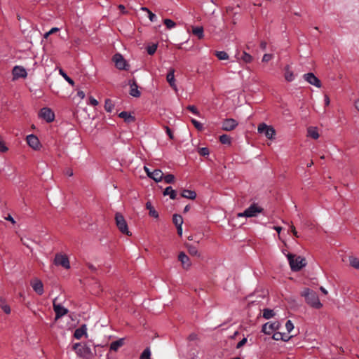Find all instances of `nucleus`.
Wrapping results in <instances>:
<instances>
[{
	"label": "nucleus",
	"mask_w": 359,
	"mask_h": 359,
	"mask_svg": "<svg viewBox=\"0 0 359 359\" xmlns=\"http://www.w3.org/2000/svg\"><path fill=\"white\" fill-rule=\"evenodd\" d=\"M302 296L305 297L306 303L315 309H320L323 304L320 303L317 293L309 288L304 289Z\"/></svg>",
	"instance_id": "nucleus-1"
},
{
	"label": "nucleus",
	"mask_w": 359,
	"mask_h": 359,
	"mask_svg": "<svg viewBox=\"0 0 359 359\" xmlns=\"http://www.w3.org/2000/svg\"><path fill=\"white\" fill-rule=\"evenodd\" d=\"M287 259L289 260L291 269L293 271H298L301 270L306 264L305 259L300 256L296 257L292 254H288Z\"/></svg>",
	"instance_id": "nucleus-2"
},
{
	"label": "nucleus",
	"mask_w": 359,
	"mask_h": 359,
	"mask_svg": "<svg viewBox=\"0 0 359 359\" xmlns=\"http://www.w3.org/2000/svg\"><path fill=\"white\" fill-rule=\"evenodd\" d=\"M72 349L78 356L83 358H89L93 355L90 348L86 344L76 343L73 345Z\"/></svg>",
	"instance_id": "nucleus-3"
},
{
	"label": "nucleus",
	"mask_w": 359,
	"mask_h": 359,
	"mask_svg": "<svg viewBox=\"0 0 359 359\" xmlns=\"http://www.w3.org/2000/svg\"><path fill=\"white\" fill-rule=\"evenodd\" d=\"M263 210L262 208L253 203L243 212L238 213V217H257L259 213L262 212Z\"/></svg>",
	"instance_id": "nucleus-4"
},
{
	"label": "nucleus",
	"mask_w": 359,
	"mask_h": 359,
	"mask_svg": "<svg viewBox=\"0 0 359 359\" xmlns=\"http://www.w3.org/2000/svg\"><path fill=\"white\" fill-rule=\"evenodd\" d=\"M115 221L117 228L122 233H125L128 236L132 235V233L128 231V224L124 217L121 213H116Z\"/></svg>",
	"instance_id": "nucleus-5"
},
{
	"label": "nucleus",
	"mask_w": 359,
	"mask_h": 359,
	"mask_svg": "<svg viewBox=\"0 0 359 359\" xmlns=\"http://www.w3.org/2000/svg\"><path fill=\"white\" fill-rule=\"evenodd\" d=\"M257 131L260 134H264L268 139L272 140L275 135V129L270 126H267L264 123H260L257 127Z\"/></svg>",
	"instance_id": "nucleus-6"
},
{
	"label": "nucleus",
	"mask_w": 359,
	"mask_h": 359,
	"mask_svg": "<svg viewBox=\"0 0 359 359\" xmlns=\"http://www.w3.org/2000/svg\"><path fill=\"white\" fill-rule=\"evenodd\" d=\"M280 323L278 321L268 322L263 325L262 332L266 334H271L273 332L279 330Z\"/></svg>",
	"instance_id": "nucleus-7"
},
{
	"label": "nucleus",
	"mask_w": 359,
	"mask_h": 359,
	"mask_svg": "<svg viewBox=\"0 0 359 359\" xmlns=\"http://www.w3.org/2000/svg\"><path fill=\"white\" fill-rule=\"evenodd\" d=\"M54 263L55 265H60L66 269L70 268V264L67 255L62 254H57L55 255Z\"/></svg>",
	"instance_id": "nucleus-8"
},
{
	"label": "nucleus",
	"mask_w": 359,
	"mask_h": 359,
	"mask_svg": "<svg viewBox=\"0 0 359 359\" xmlns=\"http://www.w3.org/2000/svg\"><path fill=\"white\" fill-rule=\"evenodd\" d=\"M303 78L311 85L317 88L321 87V81L313 73H307L303 75Z\"/></svg>",
	"instance_id": "nucleus-9"
},
{
	"label": "nucleus",
	"mask_w": 359,
	"mask_h": 359,
	"mask_svg": "<svg viewBox=\"0 0 359 359\" xmlns=\"http://www.w3.org/2000/svg\"><path fill=\"white\" fill-rule=\"evenodd\" d=\"M53 310L55 313V319H58L68 313V309H65L60 304L55 303V299L53 301Z\"/></svg>",
	"instance_id": "nucleus-10"
},
{
	"label": "nucleus",
	"mask_w": 359,
	"mask_h": 359,
	"mask_svg": "<svg viewBox=\"0 0 359 359\" xmlns=\"http://www.w3.org/2000/svg\"><path fill=\"white\" fill-rule=\"evenodd\" d=\"M113 61L114 62L116 67L118 69H126V62L121 54H115L113 57Z\"/></svg>",
	"instance_id": "nucleus-11"
},
{
	"label": "nucleus",
	"mask_w": 359,
	"mask_h": 359,
	"mask_svg": "<svg viewBox=\"0 0 359 359\" xmlns=\"http://www.w3.org/2000/svg\"><path fill=\"white\" fill-rule=\"evenodd\" d=\"M238 126V122L233 118H226L222 123V129L226 131H231Z\"/></svg>",
	"instance_id": "nucleus-12"
},
{
	"label": "nucleus",
	"mask_w": 359,
	"mask_h": 359,
	"mask_svg": "<svg viewBox=\"0 0 359 359\" xmlns=\"http://www.w3.org/2000/svg\"><path fill=\"white\" fill-rule=\"evenodd\" d=\"M39 115L48 123L52 122L55 117L54 113L48 108H43L41 110Z\"/></svg>",
	"instance_id": "nucleus-13"
},
{
	"label": "nucleus",
	"mask_w": 359,
	"mask_h": 359,
	"mask_svg": "<svg viewBox=\"0 0 359 359\" xmlns=\"http://www.w3.org/2000/svg\"><path fill=\"white\" fill-rule=\"evenodd\" d=\"M31 285L38 294L41 295L43 293V283L38 278H34L31 281Z\"/></svg>",
	"instance_id": "nucleus-14"
},
{
	"label": "nucleus",
	"mask_w": 359,
	"mask_h": 359,
	"mask_svg": "<svg viewBox=\"0 0 359 359\" xmlns=\"http://www.w3.org/2000/svg\"><path fill=\"white\" fill-rule=\"evenodd\" d=\"M178 259L181 262L183 269L188 270L190 268L191 263L189 257L184 252H181L179 254Z\"/></svg>",
	"instance_id": "nucleus-15"
},
{
	"label": "nucleus",
	"mask_w": 359,
	"mask_h": 359,
	"mask_svg": "<svg viewBox=\"0 0 359 359\" xmlns=\"http://www.w3.org/2000/svg\"><path fill=\"white\" fill-rule=\"evenodd\" d=\"M27 142L29 147L33 148L34 149H39V140L36 136L34 135H29L27 137Z\"/></svg>",
	"instance_id": "nucleus-16"
},
{
	"label": "nucleus",
	"mask_w": 359,
	"mask_h": 359,
	"mask_svg": "<svg viewBox=\"0 0 359 359\" xmlns=\"http://www.w3.org/2000/svg\"><path fill=\"white\" fill-rule=\"evenodd\" d=\"M130 85V95L135 97H139L140 96V92L138 90V86L135 80L129 81Z\"/></svg>",
	"instance_id": "nucleus-17"
},
{
	"label": "nucleus",
	"mask_w": 359,
	"mask_h": 359,
	"mask_svg": "<svg viewBox=\"0 0 359 359\" xmlns=\"http://www.w3.org/2000/svg\"><path fill=\"white\" fill-rule=\"evenodd\" d=\"M13 75L15 79L25 78L27 76V72L23 67L15 66L13 69Z\"/></svg>",
	"instance_id": "nucleus-18"
},
{
	"label": "nucleus",
	"mask_w": 359,
	"mask_h": 359,
	"mask_svg": "<svg viewBox=\"0 0 359 359\" xmlns=\"http://www.w3.org/2000/svg\"><path fill=\"white\" fill-rule=\"evenodd\" d=\"M175 69H170L169 72L167 74L166 79L170 87L172 88L175 90L177 91V86L175 85Z\"/></svg>",
	"instance_id": "nucleus-19"
},
{
	"label": "nucleus",
	"mask_w": 359,
	"mask_h": 359,
	"mask_svg": "<svg viewBox=\"0 0 359 359\" xmlns=\"http://www.w3.org/2000/svg\"><path fill=\"white\" fill-rule=\"evenodd\" d=\"M87 328L86 325H81L80 327L76 329L74 331V337L76 339H80L83 335L87 336Z\"/></svg>",
	"instance_id": "nucleus-20"
},
{
	"label": "nucleus",
	"mask_w": 359,
	"mask_h": 359,
	"mask_svg": "<svg viewBox=\"0 0 359 359\" xmlns=\"http://www.w3.org/2000/svg\"><path fill=\"white\" fill-rule=\"evenodd\" d=\"M150 178L153 179L155 182H158L163 180V173L161 170L156 169L151 172Z\"/></svg>",
	"instance_id": "nucleus-21"
},
{
	"label": "nucleus",
	"mask_w": 359,
	"mask_h": 359,
	"mask_svg": "<svg viewBox=\"0 0 359 359\" xmlns=\"http://www.w3.org/2000/svg\"><path fill=\"white\" fill-rule=\"evenodd\" d=\"M284 77L288 82H291L294 79V74L293 72L290 69V65H286L285 67Z\"/></svg>",
	"instance_id": "nucleus-22"
},
{
	"label": "nucleus",
	"mask_w": 359,
	"mask_h": 359,
	"mask_svg": "<svg viewBox=\"0 0 359 359\" xmlns=\"http://www.w3.org/2000/svg\"><path fill=\"white\" fill-rule=\"evenodd\" d=\"M118 116L123 118L124 121L128 123H133L135 121V117L127 111L121 112Z\"/></svg>",
	"instance_id": "nucleus-23"
},
{
	"label": "nucleus",
	"mask_w": 359,
	"mask_h": 359,
	"mask_svg": "<svg viewBox=\"0 0 359 359\" xmlns=\"http://www.w3.org/2000/svg\"><path fill=\"white\" fill-rule=\"evenodd\" d=\"M272 338H273V339H274L276 341L283 340V341H287L290 339V337L287 336L285 333H282L280 332H276L273 334Z\"/></svg>",
	"instance_id": "nucleus-24"
},
{
	"label": "nucleus",
	"mask_w": 359,
	"mask_h": 359,
	"mask_svg": "<svg viewBox=\"0 0 359 359\" xmlns=\"http://www.w3.org/2000/svg\"><path fill=\"white\" fill-rule=\"evenodd\" d=\"M124 344V339H119L118 340L114 341L110 344V350L116 351Z\"/></svg>",
	"instance_id": "nucleus-25"
},
{
	"label": "nucleus",
	"mask_w": 359,
	"mask_h": 359,
	"mask_svg": "<svg viewBox=\"0 0 359 359\" xmlns=\"http://www.w3.org/2000/svg\"><path fill=\"white\" fill-rule=\"evenodd\" d=\"M181 196L193 200L196 198V193L194 191L184 189L181 194Z\"/></svg>",
	"instance_id": "nucleus-26"
},
{
	"label": "nucleus",
	"mask_w": 359,
	"mask_h": 359,
	"mask_svg": "<svg viewBox=\"0 0 359 359\" xmlns=\"http://www.w3.org/2000/svg\"><path fill=\"white\" fill-rule=\"evenodd\" d=\"M192 34L201 39L203 38V27H192Z\"/></svg>",
	"instance_id": "nucleus-27"
},
{
	"label": "nucleus",
	"mask_w": 359,
	"mask_h": 359,
	"mask_svg": "<svg viewBox=\"0 0 359 359\" xmlns=\"http://www.w3.org/2000/svg\"><path fill=\"white\" fill-rule=\"evenodd\" d=\"M164 196H170V198L171 199H175L177 197V192L171 187H168L165 189L163 191Z\"/></svg>",
	"instance_id": "nucleus-28"
},
{
	"label": "nucleus",
	"mask_w": 359,
	"mask_h": 359,
	"mask_svg": "<svg viewBox=\"0 0 359 359\" xmlns=\"http://www.w3.org/2000/svg\"><path fill=\"white\" fill-rule=\"evenodd\" d=\"M308 136L312 137L313 139H318L319 137V134L318 130L315 127H309L307 130Z\"/></svg>",
	"instance_id": "nucleus-29"
},
{
	"label": "nucleus",
	"mask_w": 359,
	"mask_h": 359,
	"mask_svg": "<svg viewBox=\"0 0 359 359\" xmlns=\"http://www.w3.org/2000/svg\"><path fill=\"white\" fill-rule=\"evenodd\" d=\"M0 307L6 314H9L11 313V308L9 305H8L6 302V300L0 297Z\"/></svg>",
	"instance_id": "nucleus-30"
},
{
	"label": "nucleus",
	"mask_w": 359,
	"mask_h": 359,
	"mask_svg": "<svg viewBox=\"0 0 359 359\" xmlns=\"http://www.w3.org/2000/svg\"><path fill=\"white\" fill-rule=\"evenodd\" d=\"M146 208L149 210V216L153 217L154 218L158 217V213L157 212V211H156L154 210V208L152 207V205L149 201H148L146 203Z\"/></svg>",
	"instance_id": "nucleus-31"
},
{
	"label": "nucleus",
	"mask_w": 359,
	"mask_h": 359,
	"mask_svg": "<svg viewBox=\"0 0 359 359\" xmlns=\"http://www.w3.org/2000/svg\"><path fill=\"white\" fill-rule=\"evenodd\" d=\"M186 246L187 248L189 253L192 256H199L198 249L196 246L190 245V244H186Z\"/></svg>",
	"instance_id": "nucleus-32"
},
{
	"label": "nucleus",
	"mask_w": 359,
	"mask_h": 359,
	"mask_svg": "<svg viewBox=\"0 0 359 359\" xmlns=\"http://www.w3.org/2000/svg\"><path fill=\"white\" fill-rule=\"evenodd\" d=\"M172 222L176 226L182 225L183 219L181 215L175 214L172 217Z\"/></svg>",
	"instance_id": "nucleus-33"
},
{
	"label": "nucleus",
	"mask_w": 359,
	"mask_h": 359,
	"mask_svg": "<svg viewBox=\"0 0 359 359\" xmlns=\"http://www.w3.org/2000/svg\"><path fill=\"white\" fill-rule=\"evenodd\" d=\"M275 316L273 310L265 309L263 310V317L266 319H270Z\"/></svg>",
	"instance_id": "nucleus-34"
},
{
	"label": "nucleus",
	"mask_w": 359,
	"mask_h": 359,
	"mask_svg": "<svg viewBox=\"0 0 359 359\" xmlns=\"http://www.w3.org/2000/svg\"><path fill=\"white\" fill-rule=\"evenodd\" d=\"M114 104L112 103V101L109 99H107L105 100V103H104V109L107 111V112H111L113 109H114Z\"/></svg>",
	"instance_id": "nucleus-35"
},
{
	"label": "nucleus",
	"mask_w": 359,
	"mask_h": 359,
	"mask_svg": "<svg viewBox=\"0 0 359 359\" xmlns=\"http://www.w3.org/2000/svg\"><path fill=\"white\" fill-rule=\"evenodd\" d=\"M349 264L352 267L357 269H359V259L358 258L354 257H350Z\"/></svg>",
	"instance_id": "nucleus-36"
},
{
	"label": "nucleus",
	"mask_w": 359,
	"mask_h": 359,
	"mask_svg": "<svg viewBox=\"0 0 359 359\" xmlns=\"http://www.w3.org/2000/svg\"><path fill=\"white\" fill-rule=\"evenodd\" d=\"M215 55L220 60L229 59V55L225 51H216Z\"/></svg>",
	"instance_id": "nucleus-37"
},
{
	"label": "nucleus",
	"mask_w": 359,
	"mask_h": 359,
	"mask_svg": "<svg viewBox=\"0 0 359 359\" xmlns=\"http://www.w3.org/2000/svg\"><path fill=\"white\" fill-rule=\"evenodd\" d=\"M141 9L144 11H146L148 13V17L151 22H155L157 19V17L155 14H154L150 10H149L146 7H142Z\"/></svg>",
	"instance_id": "nucleus-38"
},
{
	"label": "nucleus",
	"mask_w": 359,
	"mask_h": 359,
	"mask_svg": "<svg viewBox=\"0 0 359 359\" xmlns=\"http://www.w3.org/2000/svg\"><path fill=\"white\" fill-rule=\"evenodd\" d=\"M241 59L245 63H250L252 61V57L245 51L243 53Z\"/></svg>",
	"instance_id": "nucleus-39"
},
{
	"label": "nucleus",
	"mask_w": 359,
	"mask_h": 359,
	"mask_svg": "<svg viewBox=\"0 0 359 359\" xmlns=\"http://www.w3.org/2000/svg\"><path fill=\"white\" fill-rule=\"evenodd\" d=\"M219 141L222 144H229L231 143V138L228 135H222L219 137Z\"/></svg>",
	"instance_id": "nucleus-40"
},
{
	"label": "nucleus",
	"mask_w": 359,
	"mask_h": 359,
	"mask_svg": "<svg viewBox=\"0 0 359 359\" xmlns=\"http://www.w3.org/2000/svg\"><path fill=\"white\" fill-rule=\"evenodd\" d=\"M60 74L72 86L74 85V81L67 75V74L62 70L60 69Z\"/></svg>",
	"instance_id": "nucleus-41"
},
{
	"label": "nucleus",
	"mask_w": 359,
	"mask_h": 359,
	"mask_svg": "<svg viewBox=\"0 0 359 359\" xmlns=\"http://www.w3.org/2000/svg\"><path fill=\"white\" fill-rule=\"evenodd\" d=\"M150 355H151L150 349H149V348H147L142 353L140 358L141 359H151Z\"/></svg>",
	"instance_id": "nucleus-42"
},
{
	"label": "nucleus",
	"mask_w": 359,
	"mask_h": 359,
	"mask_svg": "<svg viewBox=\"0 0 359 359\" xmlns=\"http://www.w3.org/2000/svg\"><path fill=\"white\" fill-rule=\"evenodd\" d=\"M164 25L168 29H172L175 27L176 23L170 19H165Z\"/></svg>",
	"instance_id": "nucleus-43"
},
{
	"label": "nucleus",
	"mask_w": 359,
	"mask_h": 359,
	"mask_svg": "<svg viewBox=\"0 0 359 359\" xmlns=\"http://www.w3.org/2000/svg\"><path fill=\"white\" fill-rule=\"evenodd\" d=\"M163 179H164L165 182L167 184H171V183L174 182L175 177L172 174H168V175L163 176Z\"/></svg>",
	"instance_id": "nucleus-44"
},
{
	"label": "nucleus",
	"mask_w": 359,
	"mask_h": 359,
	"mask_svg": "<svg viewBox=\"0 0 359 359\" xmlns=\"http://www.w3.org/2000/svg\"><path fill=\"white\" fill-rule=\"evenodd\" d=\"M191 121L197 130H202L203 129V125L196 119L192 118Z\"/></svg>",
	"instance_id": "nucleus-45"
},
{
	"label": "nucleus",
	"mask_w": 359,
	"mask_h": 359,
	"mask_svg": "<svg viewBox=\"0 0 359 359\" xmlns=\"http://www.w3.org/2000/svg\"><path fill=\"white\" fill-rule=\"evenodd\" d=\"M157 49V46L155 44H153L152 46H148L147 48V53L149 55H153L155 53Z\"/></svg>",
	"instance_id": "nucleus-46"
},
{
	"label": "nucleus",
	"mask_w": 359,
	"mask_h": 359,
	"mask_svg": "<svg viewBox=\"0 0 359 359\" xmlns=\"http://www.w3.org/2000/svg\"><path fill=\"white\" fill-rule=\"evenodd\" d=\"M285 327L288 333H290L294 329V325L291 320H288L286 322Z\"/></svg>",
	"instance_id": "nucleus-47"
},
{
	"label": "nucleus",
	"mask_w": 359,
	"mask_h": 359,
	"mask_svg": "<svg viewBox=\"0 0 359 359\" xmlns=\"http://www.w3.org/2000/svg\"><path fill=\"white\" fill-rule=\"evenodd\" d=\"M187 110H189V111L192 112L193 114H196V115H199V111H198V109H196V107L194 105H189L187 107Z\"/></svg>",
	"instance_id": "nucleus-48"
},
{
	"label": "nucleus",
	"mask_w": 359,
	"mask_h": 359,
	"mask_svg": "<svg viewBox=\"0 0 359 359\" xmlns=\"http://www.w3.org/2000/svg\"><path fill=\"white\" fill-rule=\"evenodd\" d=\"M273 58L272 54H264L262 57V62H267Z\"/></svg>",
	"instance_id": "nucleus-49"
},
{
	"label": "nucleus",
	"mask_w": 359,
	"mask_h": 359,
	"mask_svg": "<svg viewBox=\"0 0 359 359\" xmlns=\"http://www.w3.org/2000/svg\"><path fill=\"white\" fill-rule=\"evenodd\" d=\"M199 154L201 156H206L209 154V150L206 147H203L199 149Z\"/></svg>",
	"instance_id": "nucleus-50"
},
{
	"label": "nucleus",
	"mask_w": 359,
	"mask_h": 359,
	"mask_svg": "<svg viewBox=\"0 0 359 359\" xmlns=\"http://www.w3.org/2000/svg\"><path fill=\"white\" fill-rule=\"evenodd\" d=\"M8 147L5 145L4 142L0 140V152H6L8 151Z\"/></svg>",
	"instance_id": "nucleus-51"
},
{
	"label": "nucleus",
	"mask_w": 359,
	"mask_h": 359,
	"mask_svg": "<svg viewBox=\"0 0 359 359\" xmlns=\"http://www.w3.org/2000/svg\"><path fill=\"white\" fill-rule=\"evenodd\" d=\"M290 229H291V231H292V234L294 235V236L295 238H299V236L298 234V232L297 231V230H296V229H295V227H294V226L293 224H291Z\"/></svg>",
	"instance_id": "nucleus-52"
},
{
	"label": "nucleus",
	"mask_w": 359,
	"mask_h": 359,
	"mask_svg": "<svg viewBox=\"0 0 359 359\" xmlns=\"http://www.w3.org/2000/svg\"><path fill=\"white\" fill-rule=\"evenodd\" d=\"M247 342V339L246 338H243L242 340H241L238 344H237V346H236V348H241L243 346H244Z\"/></svg>",
	"instance_id": "nucleus-53"
},
{
	"label": "nucleus",
	"mask_w": 359,
	"mask_h": 359,
	"mask_svg": "<svg viewBox=\"0 0 359 359\" xmlns=\"http://www.w3.org/2000/svg\"><path fill=\"white\" fill-rule=\"evenodd\" d=\"M90 104L93 106H97L98 104V102L96 99H95L93 97H90L89 99Z\"/></svg>",
	"instance_id": "nucleus-54"
},
{
	"label": "nucleus",
	"mask_w": 359,
	"mask_h": 359,
	"mask_svg": "<svg viewBox=\"0 0 359 359\" xmlns=\"http://www.w3.org/2000/svg\"><path fill=\"white\" fill-rule=\"evenodd\" d=\"M166 133L168 134V135L169 136V137L170 139H173L174 137H173V134H172V130H170V128H169L168 127H166Z\"/></svg>",
	"instance_id": "nucleus-55"
},
{
	"label": "nucleus",
	"mask_w": 359,
	"mask_h": 359,
	"mask_svg": "<svg viewBox=\"0 0 359 359\" xmlns=\"http://www.w3.org/2000/svg\"><path fill=\"white\" fill-rule=\"evenodd\" d=\"M177 227V233L180 236H182V225H180V226H176Z\"/></svg>",
	"instance_id": "nucleus-56"
},
{
	"label": "nucleus",
	"mask_w": 359,
	"mask_h": 359,
	"mask_svg": "<svg viewBox=\"0 0 359 359\" xmlns=\"http://www.w3.org/2000/svg\"><path fill=\"white\" fill-rule=\"evenodd\" d=\"M330 103V97H328V95H325V106H328Z\"/></svg>",
	"instance_id": "nucleus-57"
},
{
	"label": "nucleus",
	"mask_w": 359,
	"mask_h": 359,
	"mask_svg": "<svg viewBox=\"0 0 359 359\" xmlns=\"http://www.w3.org/2000/svg\"><path fill=\"white\" fill-rule=\"evenodd\" d=\"M77 95L81 98V99H83L85 97V93L83 91H78L77 93Z\"/></svg>",
	"instance_id": "nucleus-58"
},
{
	"label": "nucleus",
	"mask_w": 359,
	"mask_h": 359,
	"mask_svg": "<svg viewBox=\"0 0 359 359\" xmlns=\"http://www.w3.org/2000/svg\"><path fill=\"white\" fill-rule=\"evenodd\" d=\"M58 31H59V29H58V28H57V27H53V28H52V29L48 32V34H54V33H55V32H58Z\"/></svg>",
	"instance_id": "nucleus-59"
},
{
	"label": "nucleus",
	"mask_w": 359,
	"mask_h": 359,
	"mask_svg": "<svg viewBox=\"0 0 359 359\" xmlns=\"http://www.w3.org/2000/svg\"><path fill=\"white\" fill-rule=\"evenodd\" d=\"M144 170H145V172H146V173H147V176H148L149 177H150V176H151V172L150 171V170H149L147 167H146V166H144Z\"/></svg>",
	"instance_id": "nucleus-60"
},
{
	"label": "nucleus",
	"mask_w": 359,
	"mask_h": 359,
	"mask_svg": "<svg viewBox=\"0 0 359 359\" xmlns=\"http://www.w3.org/2000/svg\"><path fill=\"white\" fill-rule=\"evenodd\" d=\"M260 47L262 49L265 50L266 47V43L265 41H262L260 43Z\"/></svg>",
	"instance_id": "nucleus-61"
},
{
	"label": "nucleus",
	"mask_w": 359,
	"mask_h": 359,
	"mask_svg": "<svg viewBox=\"0 0 359 359\" xmlns=\"http://www.w3.org/2000/svg\"><path fill=\"white\" fill-rule=\"evenodd\" d=\"M6 219L8 220V221H11L13 224L15 223V220L13 219V218L11 215H8L7 217H6Z\"/></svg>",
	"instance_id": "nucleus-62"
},
{
	"label": "nucleus",
	"mask_w": 359,
	"mask_h": 359,
	"mask_svg": "<svg viewBox=\"0 0 359 359\" xmlns=\"http://www.w3.org/2000/svg\"><path fill=\"white\" fill-rule=\"evenodd\" d=\"M88 266L92 271H95L96 270L95 267L93 264H88Z\"/></svg>",
	"instance_id": "nucleus-63"
},
{
	"label": "nucleus",
	"mask_w": 359,
	"mask_h": 359,
	"mask_svg": "<svg viewBox=\"0 0 359 359\" xmlns=\"http://www.w3.org/2000/svg\"><path fill=\"white\" fill-rule=\"evenodd\" d=\"M355 107L359 111V99L355 102Z\"/></svg>",
	"instance_id": "nucleus-64"
}]
</instances>
